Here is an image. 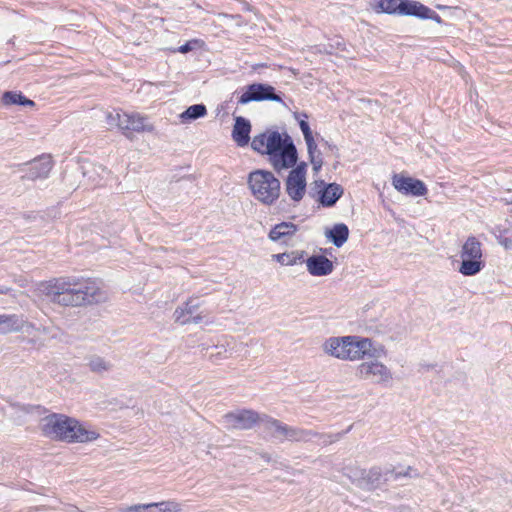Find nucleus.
<instances>
[{
  "label": "nucleus",
  "mask_w": 512,
  "mask_h": 512,
  "mask_svg": "<svg viewBox=\"0 0 512 512\" xmlns=\"http://www.w3.org/2000/svg\"><path fill=\"white\" fill-rule=\"evenodd\" d=\"M22 321L16 315H0V333L19 331Z\"/></svg>",
  "instance_id": "24"
},
{
  "label": "nucleus",
  "mask_w": 512,
  "mask_h": 512,
  "mask_svg": "<svg viewBox=\"0 0 512 512\" xmlns=\"http://www.w3.org/2000/svg\"><path fill=\"white\" fill-rule=\"evenodd\" d=\"M437 8H438V9H444V8H446V6H443V5H437Z\"/></svg>",
  "instance_id": "33"
},
{
  "label": "nucleus",
  "mask_w": 512,
  "mask_h": 512,
  "mask_svg": "<svg viewBox=\"0 0 512 512\" xmlns=\"http://www.w3.org/2000/svg\"><path fill=\"white\" fill-rule=\"evenodd\" d=\"M207 113V109L203 104H195L188 107L181 115V119L192 120L205 116Z\"/></svg>",
  "instance_id": "27"
},
{
  "label": "nucleus",
  "mask_w": 512,
  "mask_h": 512,
  "mask_svg": "<svg viewBox=\"0 0 512 512\" xmlns=\"http://www.w3.org/2000/svg\"><path fill=\"white\" fill-rule=\"evenodd\" d=\"M108 119L114 121L122 134L132 139L134 134L152 133L155 127L147 115L139 112H126L121 109L110 113Z\"/></svg>",
  "instance_id": "7"
},
{
  "label": "nucleus",
  "mask_w": 512,
  "mask_h": 512,
  "mask_svg": "<svg viewBox=\"0 0 512 512\" xmlns=\"http://www.w3.org/2000/svg\"><path fill=\"white\" fill-rule=\"evenodd\" d=\"M306 173L307 164L301 162L295 167H292V170L286 178V192L294 202H300L306 194Z\"/></svg>",
  "instance_id": "9"
},
{
  "label": "nucleus",
  "mask_w": 512,
  "mask_h": 512,
  "mask_svg": "<svg viewBox=\"0 0 512 512\" xmlns=\"http://www.w3.org/2000/svg\"><path fill=\"white\" fill-rule=\"evenodd\" d=\"M42 434L67 443H86L96 440L99 434L86 429L78 420L64 414H51L44 418Z\"/></svg>",
  "instance_id": "3"
},
{
  "label": "nucleus",
  "mask_w": 512,
  "mask_h": 512,
  "mask_svg": "<svg viewBox=\"0 0 512 512\" xmlns=\"http://www.w3.org/2000/svg\"><path fill=\"white\" fill-rule=\"evenodd\" d=\"M392 185L400 193L412 196H425L428 189L425 183L419 179L397 173L392 176Z\"/></svg>",
  "instance_id": "11"
},
{
  "label": "nucleus",
  "mask_w": 512,
  "mask_h": 512,
  "mask_svg": "<svg viewBox=\"0 0 512 512\" xmlns=\"http://www.w3.org/2000/svg\"><path fill=\"white\" fill-rule=\"evenodd\" d=\"M356 375L359 379H371L375 383H388L392 379L390 369L383 363L374 360L362 362L357 366Z\"/></svg>",
  "instance_id": "10"
},
{
  "label": "nucleus",
  "mask_w": 512,
  "mask_h": 512,
  "mask_svg": "<svg viewBox=\"0 0 512 512\" xmlns=\"http://www.w3.org/2000/svg\"><path fill=\"white\" fill-rule=\"evenodd\" d=\"M302 116L304 119L299 121V127L301 129V132L304 136L305 143L307 145L308 154L310 157V161L313 165V168L315 171H318L322 167V159L319 156H316V153H319L318 145L314 139L313 133L310 129V126L306 119L308 118V115L306 113H303Z\"/></svg>",
  "instance_id": "14"
},
{
  "label": "nucleus",
  "mask_w": 512,
  "mask_h": 512,
  "mask_svg": "<svg viewBox=\"0 0 512 512\" xmlns=\"http://www.w3.org/2000/svg\"><path fill=\"white\" fill-rule=\"evenodd\" d=\"M324 351L345 361H359L374 356L372 340L360 336L331 337L323 345Z\"/></svg>",
  "instance_id": "4"
},
{
  "label": "nucleus",
  "mask_w": 512,
  "mask_h": 512,
  "mask_svg": "<svg viewBox=\"0 0 512 512\" xmlns=\"http://www.w3.org/2000/svg\"><path fill=\"white\" fill-rule=\"evenodd\" d=\"M315 189L319 195V202L326 207L334 205L343 193L340 185H326L323 181H315Z\"/></svg>",
  "instance_id": "16"
},
{
  "label": "nucleus",
  "mask_w": 512,
  "mask_h": 512,
  "mask_svg": "<svg viewBox=\"0 0 512 512\" xmlns=\"http://www.w3.org/2000/svg\"><path fill=\"white\" fill-rule=\"evenodd\" d=\"M399 16L422 17L426 5L416 0H400Z\"/></svg>",
  "instance_id": "21"
},
{
  "label": "nucleus",
  "mask_w": 512,
  "mask_h": 512,
  "mask_svg": "<svg viewBox=\"0 0 512 512\" xmlns=\"http://www.w3.org/2000/svg\"><path fill=\"white\" fill-rule=\"evenodd\" d=\"M306 252L294 250L284 253L273 254L272 259L282 266H294L305 262Z\"/></svg>",
  "instance_id": "20"
},
{
  "label": "nucleus",
  "mask_w": 512,
  "mask_h": 512,
  "mask_svg": "<svg viewBox=\"0 0 512 512\" xmlns=\"http://www.w3.org/2000/svg\"><path fill=\"white\" fill-rule=\"evenodd\" d=\"M224 419L227 424V428L240 430L251 429L260 421H266L278 433L282 434L286 438H298V432L295 429L290 428L287 425L282 424L277 419L271 418L267 415L261 417L253 410L243 409L237 412H230L225 414Z\"/></svg>",
  "instance_id": "6"
},
{
  "label": "nucleus",
  "mask_w": 512,
  "mask_h": 512,
  "mask_svg": "<svg viewBox=\"0 0 512 512\" xmlns=\"http://www.w3.org/2000/svg\"><path fill=\"white\" fill-rule=\"evenodd\" d=\"M89 367L93 372H103L109 368V365L105 362L104 359L100 357H94L89 361Z\"/></svg>",
  "instance_id": "28"
},
{
  "label": "nucleus",
  "mask_w": 512,
  "mask_h": 512,
  "mask_svg": "<svg viewBox=\"0 0 512 512\" xmlns=\"http://www.w3.org/2000/svg\"><path fill=\"white\" fill-rule=\"evenodd\" d=\"M252 149L267 156V160L276 172L287 170L296 165L298 153L292 138L287 133L266 130L255 135L251 141Z\"/></svg>",
  "instance_id": "2"
},
{
  "label": "nucleus",
  "mask_w": 512,
  "mask_h": 512,
  "mask_svg": "<svg viewBox=\"0 0 512 512\" xmlns=\"http://www.w3.org/2000/svg\"><path fill=\"white\" fill-rule=\"evenodd\" d=\"M250 132V122L243 117H237L232 130V138L239 147H244L249 143Z\"/></svg>",
  "instance_id": "18"
},
{
  "label": "nucleus",
  "mask_w": 512,
  "mask_h": 512,
  "mask_svg": "<svg viewBox=\"0 0 512 512\" xmlns=\"http://www.w3.org/2000/svg\"><path fill=\"white\" fill-rule=\"evenodd\" d=\"M505 231L499 236V243L504 246L506 249H512V234L510 236Z\"/></svg>",
  "instance_id": "31"
},
{
  "label": "nucleus",
  "mask_w": 512,
  "mask_h": 512,
  "mask_svg": "<svg viewBox=\"0 0 512 512\" xmlns=\"http://www.w3.org/2000/svg\"><path fill=\"white\" fill-rule=\"evenodd\" d=\"M123 512H183L182 507L175 501L152 502L135 504L127 507Z\"/></svg>",
  "instance_id": "15"
},
{
  "label": "nucleus",
  "mask_w": 512,
  "mask_h": 512,
  "mask_svg": "<svg viewBox=\"0 0 512 512\" xmlns=\"http://www.w3.org/2000/svg\"><path fill=\"white\" fill-rule=\"evenodd\" d=\"M400 0H373L371 7L377 14H389L399 16Z\"/></svg>",
  "instance_id": "22"
},
{
  "label": "nucleus",
  "mask_w": 512,
  "mask_h": 512,
  "mask_svg": "<svg viewBox=\"0 0 512 512\" xmlns=\"http://www.w3.org/2000/svg\"><path fill=\"white\" fill-rule=\"evenodd\" d=\"M251 196L264 206L275 205L282 195L281 181L266 169H255L247 176Z\"/></svg>",
  "instance_id": "5"
},
{
  "label": "nucleus",
  "mask_w": 512,
  "mask_h": 512,
  "mask_svg": "<svg viewBox=\"0 0 512 512\" xmlns=\"http://www.w3.org/2000/svg\"><path fill=\"white\" fill-rule=\"evenodd\" d=\"M298 231V226L292 222H281L274 225L269 233L268 238L271 241L277 242L287 238L293 237Z\"/></svg>",
  "instance_id": "19"
},
{
  "label": "nucleus",
  "mask_w": 512,
  "mask_h": 512,
  "mask_svg": "<svg viewBox=\"0 0 512 512\" xmlns=\"http://www.w3.org/2000/svg\"><path fill=\"white\" fill-rule=\"evenodd\" d=\"M460 258L459 272L462 275L478 274L485 267L482 243L475 236H469L461 247Z\"/></svg>",
  "instance_id": "8"
},
{
  "label": "nucleus",
  "mask_w": 512,
  "mask_h": 512,
  "mask_svg": "<svg viewBox=\"0 0 512 512\" xmlns=\"http://www.w3.org/2000/svg\"><path fill=\"white\" fill-rule=\"evenodd\" d=\"M200 305L196 298H189L174 311L175 321L181 325L200 323L205 317L202 313L198 312Z\"/></svg>",
  "instance_id": "12"
},
{
  "label": "nucleus",
  "mask_w": 512,
  "mask_h": 512,
  "mask_svg": "<svg viewBox=\"0 0 512 512\" xmlns=\"http://www.w3.org/2000/svg\"><path fill=\"white\" fill-rule=\"evenodd\" d=\"M273 100L281 101V98L274 93V88L265 84H251L239 98L240 104L251 101Z\"/></svg>",
  "instance_id": "13"
},
{
  "label": "nucleus",
  "mask_w": 512,
  "mask_h": 512,
  "mask_svg": "<svg viewBox=\"0 0 512 512\" xmlns=\"http://www.w3.org/2000/svg\"><path fill=\"white\" fill-rule=\"evenodd\" d=\"M9 291L8 288L6 287H3V286H0V294H7Z\"/></svg>",
  "instance_id": "32"
},
{
  "label": "nucleus",
  "mask_w": 512,
  "mask_h": 512,
  "mask_svg": "<svg viewBox=\"0 0 512 512\" xmlns=\"http://www.w3.org/2000/svg\"><path fill=\"white\" fill-rule=\"evenodd\" d=\"M308 272L313 276H325L333 271V263L326 256H311L305 259Z\"/></svg>",
  "instance_id": "17"
},
{
  "label": "nucleus",
  "mask_w": 512,
  "mask_h": 512,
  "mask_svg": "<svg viewBox=\"0 0 512 512\" xmlns=\"http://www.w3.org/2000/svg\"><path fill=\"white\" fill-rule=\"evenodd\" d=\"M2 102L4 105H23V106H34V101L26 98L22 93L17 92H5L2 96Z\"/></svg>",
  "instance_id": "25"
},
{
  "label": "nucleus",
  "mask_w": 512,
  "mask_h": 512,
  "mask_svg": "<svg viewBox=\"0 0 512 512\" xmlns=\"http://www.w3.org/2000/svg\"><path fill=\"white\" fill-rule=\"evenodd\" d=\"M44 293L59 305L80 307L104 300L105 293L92 278L58 277L42 284Z\"/></svg>",
  "instance_id": "1"
},
{
  "label": "nucleus",
  "mask_w": 512,
  "mask_h": 512,
  "mask_svg": "<svg viewBox=\"0 0 512 512\" xmlns=\"http://www.w3.org/2000/svg\"><path fill=\"white\" fill-rule=\"evenodd\" d=\"M197 43H198L197 39L190 40V41L186 42L185 44L181 45L180 47L173 49L172 52L173 53L179 52L182 54L188 53L193 49V44H197Z\"/></svg>",
  "instance_id": "30"
},
{
  "label": "nucleus",
  "mask_w": 512,
  "mask_h": 512,
  "mask_svg": "<svg viewBox=\"0 0 512 512\" xmlns=\"http://www.w3.org/2000/svg\"><path fill=\"white\" fill-rule=\"evenodd\" d=\"M349 229L345 224H337L330 231V237L335 246L341 247L348 239Z\"/></svg>",
  "instance_id": "26"
},
{
  "label": "nucleus",
  "mask_w": 512,
  "mask_h": 512,
  "mask_svg": "<svg viewBox=\"0 0 512 512\" xmlns=\"http://www.w3.org/2000/svg\"><path fill=\"white\" fill-rule=\"evenodd\" d=\"M421 19H430V20L435 21L438 24H443L442 18L428 6L425 7V10L423 12Z\"/></svg>",
  "instance_id": "29"
},
{
  "label": "nucleus",
  "mask_w": 512,
  "mask_h": 512,
  "mask_svg": "<svg viewBox=\"0 0 512 512\" xmlns=\"http://www.w3.org/2000/svg\"><path fill=\"white\" fill-rule=\"evenodd\" d=\"M53 162L50 156H42L31 164V170H34V177H46L51 171Z\"/></svg>",
  "instance_id": "23"
}]
</instances>
